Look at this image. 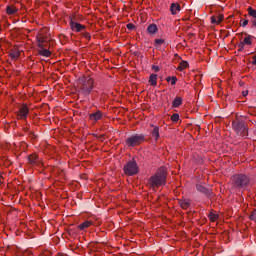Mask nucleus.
Returning a JSON list of instances; mask_svg holds the SVG:
<instances>
[{
  "label": "nucleus",
  "mask_w": 256,
  "mask_h": 256,
  "mask_svg": "<svg viewBox=\"0 0 256 256\" xmlns=\"http://www.w3.org/2000/svg\"><path fill=\"white\" fill-rule=\"evenodd\" d=\"M149 186L151 189H158L167 183V168L160 167L154 175L149 178Z\"/></svg>",
  "instance_id": "f257e3e1"
},
{
  "label": "nucleus",
  "mask_w": 256,
  "mask_h": 256,
  "mask_svg": "<svg viewBox=\"0 0 256 256\" xmlns=\"http://www.w3.org/2000/svg\"><path fill=\"white\" fill-rule=\"evenodd\" d=\"M251 180L245 174H236L232 177V186L238 191H245L249 187Z\"/></svg>",
  "instance_id": "f03ea898"
},
{
  "label": "nucleus",
  "mask_w": 256,
  "mask_h": 256,
  "mask_svg": "<svg viewBox=\"0 0 256 256\" xmlns=\"http://www.w3.org/2000/svg\"><path fill=\"white\" fill-rule=\"evenodd\" d=\"M38 55L41 57H51V51L47 48V37L41 33L36 36Z\"/></svg>",
  "instance_id": "7ed1b4c3"
},
{
  "label": "nucleus",
  "mask_w": 256,
  "mask_h": 256,
  "mask_svg": "<svg viewBox=\"0 0 256 256\" xmlns=\"http://www.w3.org/2000/svg\"><path fill=\"white\" fill-rule=\"evenodd\" d=\"M93 89H95V80L90 76L85 77L80 88V93L85 97H89Z\"/></svg>",
  "instance_id": "20e7f679"
},
{
  "label": "nucleus",
  "mask_w": 256,
  "mask_h": 256,
  "mask_svg": "<svg viewBox=\"0 0 256 256\" xmlns=\"http://www.w3.org/2000/svg\"><path fill=\"white\" fill-rule=\"evenodd\" d=\"M145 141V136L143 134H135L128 137L125 141L127 147H137Z\"/></svg>",
  "instance_id": "39448f33"
},
{
  "label": "nucleus",
  "mask_w": 256,
  "mask_h": 256,
  "mask_svg": "<svg viewBox=\"0 0 256 256\" xmlns=\"http://www.w3.org/2000/svg\"><path fill=\"white\" fill-rule=\"evenodd\" d=\"M124 173L125 175L129 176L137 175V173H139V167L137 166V162H135V160L128 162L124 166Z\"/></svg>",
  "instance_id": "423d86ee"
},
{
  "label": "nucleus",
  "mask_w": 256,
  "mask_h": 256,
  "mask_svg": "<svg viewBox=\"0 0 256 256\" xmlns=\"http://www.w3.org/2000/svg\"><path fill=\"white\" fill-rule=\"evenodd\" d=\"M232 125L237 135H240V137H247V126L244 122L235 121Z\"/></svg>",
  "instance_id": "0eeeda50"
},
{
  "label": "nucleus",
  "mask_w": 256,
  "mask_h": 256,
  "mask_svg": "<svg viewBox=\"0 0 256 256\" xmlns=\"http://www.w3.org/2000/svg\"><path fill=\"white\" fill-rule=\"evenodd\" d=\"M87 27L83 24H79L75 22L73 19L70 20V29L74 31V33H81V31H85Z\"/></svg>",
  "instance_id": "6e6552de"
},
{
  "label": "nucleus",
  "mask_w": 256,
  "mask_h": 256,
  "mask_svg": "<svg viewBox=\"0 0 256 256\" xmlns=\"http://www.w3.org/2000/svg\"><path fill=\"white\" fill-rule=\"evenodd\" d=\"M90 121H101L103 119V112L102 111H96L89 115Z\"/></svg>",
  "instance_id": "1a4fd4ad"
},
{
  "label": "nucleus",
  "mask_w": 256,
  "mask_h": 256,
  "mask_svg": "<svg viewBox=\"0 0 256 256\" xmlns=\"http://www.w3.org/2000/svg\"><path fill=\"white\" fill-rule=\"evenodd\" d=\"M27 115H29V108H27L26 105H23L19 110L18 116L20 117V119H25Z\"/></svg>",
  "instance_id": "9d476101"
},
{
  "label": "nucleus",
  "mask_w": 256,
  "mask_h": 256,
  "mask_svg": "<svg viewBox=\"0 0 256 256\" xmlns=\"http://www.w3.org/2000/svg\"><path fill=\"white\" fill-rule=\"evenodd\" d=\"M171 15H177L181 11V5L179 3H172L170 6Z\"/></svg>",
  "instance_id": "9b49d317"
},
{
  "label": "nucleus",
  "mask_w": 256,
  "mask_h": 256,
  "mask_svg": "<svg viewBox=\"0 0 256 256\" xmlns=\"http://www.w3.org/2000/svg\"><path fill=\"white\" fill-rule=\"evenodd\" d=\"M91 225H93V221H85L78 225V229H80V231H85V229H89Z\"/></svg>",
  "instance_id": "f8f14e48"
},
{
  "label": "nucleus",
  "mask_w": 256,
  "mask_h": 256,
  "mask_svg": "<svg viewBox=\"0 0 256 256\" xmlns=\"http://www.w3.org/2000/svg\"><path fill=\"white\" fill-rule=\"evenodd\" d=\"M223 21V14H218L217 16L211 17V23L219 25Z\"/></svg>",
  "instance_id": "ddd939ff"
},
{
  "label": "nucleus",
  "mask_w": 256,
  "mask_h": 256,
  "mask_svg": "<svg viewBox=\"0 0 256 256\" xmlns=\"http://www.w3.org/2000/svg\"><path fill=\"white\" fill-rule=\"evenodd\" d=\"M179 204L182 209H189L191 207V201L187 199L179 200Z\"/></svg>",
  "instance_id": "4468645a"
},
{
  "label": "nucleus",
  "mask_w": 256,
  "mask_h": 256,
  "mask_svg": "<svg viewBox=\"0 0 256 256\" xmlns=\"http://www.w3.org/2000/svg\"><path fill=\"white\" fill-rule=\"evenodd\" d=\"M181 105H183V99L181 97H176L172 102V107L174 108L181 107Z\"/></svg>",
  "instance_id": "2eb2a0df"
},
{
  "label": "nucleus",
  "mask_w": 256,
  "mask_h": 256,
  "mask_svg": "<svg viewBox=\"0 0 256 256\" xmlns=\"http://www.w3.org/2000/svg\"><path fill=\"white\" fill-rule=\"evenodd\" d=\"M158 31V28L155 24H150L147 28V32L150 34V35H155V33H157Z\"/></svg>",
  "instance_id": "dca6fc26"
},
{
  "label": "nucleus",
  "mask_w": 256,
  "mask_h": 256,
  "mask_svg": "<svg viewBox=\"0 0 256 256\" xmlns=\"http://www.w3.org/2000/svg\"><path fill=\"white\" fill-rule=\"evenodd\" d=\"M152 137L157 141L160 137L159 135V126H153V130L151 131Z\"/></svg>",
  "instance_id": "f3484780"
},
{
  "label": "nucleus",
  "mask_w": 256,
  "mask_h": 256,
  "mask_svg": "<svg viewBox=\"0 0 256 256\" xmlns=\"http://www.w3.org/2000/svg\"><path fill=\"white\" fill-rule=\"evenodd\" d=\"M149 83L152 87L157 86V74H151L149 78Z\"/></svg>",
  "instance_id": "a211bd4d"
},
{
  "label": "nucleus",
  "mask_w": 256,
  "mask_h": 256,
  "mask_svg": "<svg viewBox=\"0 0 256 256\" xmlns=\"http://www.w3.org/2000/svg\"><path fill=\"white\" fill-rule=\"evenodd\" d=\"M18 9L14 6H7L6 13L7 15H15L17 13Z\"/></svg>",
  "instance_id": "6ab92c4d"
},
{
  "label": "nucleus",
  "mask_w": 256,
  "mask_h": 256,
  "mask_svg": "<svg viewBox=\"0 0 256 256\" xmlns=\"http://www.w3.org/2000/svg\"><path fill=\"white\" fill-rule=\"evenodd\" d=\"M187 67H189V62L188 61H182V62H180L177 69H178V71H185V69H187Z\"/></svg>",
  "instance_id": "aec40b11"
},
{
  "label": "nucleus",
  "mask_w": 256,
  "mask_h": 256,
  "mask_svg": "<svg viewBox=\"0 0 256 256\" xmlns=\"http://www.w3.org/2000/svg\"><path fill=\"white\" fill-rule=\"evenodd\" d=\"M242 42L244 45H253V36L247 35Z\"/></svg>",
  "instance_id": "412c9836"
},
{
  "label": "nucleus",
  "mask_w": 256,
  "mask_h": 256,
  "mask_svg": "<svg viewBox=\"0 0 256 256\" xmlns=\"http://www.w3.org/2000/svg\"><path fill=\"white\" fill-rule=\"evenodd\" d=\"M10 57L14 60H17L18 57H21V51L19 50H12L10 52Z\"/></svg>",
  "instance_id": "4be33fe9"
},
{
  "label": "nucleus",
  "mask_w": 256,
  "mask_h": 256,
  "mask_svg": "<svg viewBox=\"0 0 256 256\" xmlns=\"http://www.w3.org/2000/svg\"><path fill=\"white\" fill-rule=\"evenodd\" d=\"M196 189L200 191V193H207V188L203 184H197Z\"/></svg>",
  "instance_id": "5701e85b"
},
{
  "label": "nucleus",
  "mask_w": 256,
  "mask_h": 256,
  "mask_svg": "<svg viewBox=\"0 0 256 256\" xmlns=\"http://www.w3.org/2000/svg\"><path fill=\"white\" fill-rule=\"evenodd\" d=\"M165 43V40L164 39H155L154 40V45H155V47L157 48V49H159V47L161 46V45H163Z\"/></svg>",
  "instance_id": "b1692460"
},
{
  "label": "nucleus",
  "mask_w": 256,
  "mask_h": 256,
  "mask_svg": "<svg viewBox=\"0 0 256 256\" xmlns=\"http://www.w3.org/2000/svg\"><path fill=\"white\" fill-rule=\"evenodd\" d=\"M247 11H248V15H250V17H253V19H256V10L255 9H253L252 7H248Z\"/></svg>",
  "instance_id": "393cba45"
},
{
  "label": "nucleus",
  "mask_w": 256,
  "mask_h": 256,
  "mask_svg": "<svg viewBox=\"0 0 256 256\" xmlns=\"http://www.w3.org/2000/svg\"><path fill=\"white\" fill-rule=\"evenodd\" d=\"M166 81H168V83L170 82L171 85H177V78L175 76L173 77H167Z\"/></svg>",
  "instance_id": "a878e982"
},
{
  "label": "nucleus",
  "mask_w": 256,
  "mask_h": 256,
  "mask_svg": "<svg viewBox=\"0 0 256 256\" xmlns=\"http://www.w3.org/2000/svg\"><path fill=\"white\" fill-rule=\"evenodd\" d=\"M210 221H212L214 223V221H216L217 219H219V215L211 212L209 215H208Z\"/></svg>",
  "instance_id": "bb28decb"
},
{
  "label": "nucleus",
  "mask_w": 256,
  "mask_h": 256,
  "mask_svg": "<svg viewBox=\"0 0 256 256\" xmlns=\"http://www.w3.org/2000/svg\"><path fill=\"white\" fill-rule=\"evenodd\" d=\"M30 163H35L37 161V155L32 154L29 156Z\"/></svg>",
  "instance_id": "cd10ccee"
},
{
  "label": "nucleus",
  "mask_w": 256,
  "mask_h": 256,
  "mask_svg": "<svg viewBox=\"0 0 256 256\" xmlns=\"http://www.w3.org/2000/svg\"><path fill=\"white\" fill-rule=\"evenodd\" d=\"M171 121H173V122L179 121V114H177V113L172 114Z\"/></svg>",
  "instance_id": "c85d7f7f"
},
{
  "label": "nucleus",
  "mask_w": 256,
  "mask_h": 256,
  "mask_svg": "<svg viewBox=\"0 0 256 256\" xmlns=\"http://www.w3.org/2000/svg\"><path fill=\"white\" fill-rule=\"evenodd\" d=\"M238 51H243L245 49V43L243 41H241L239 44H238Z\"/></svg>",
  "instance_id": "c756f323"
},
{
  "label": "nucleus",
  "mask_w": 256,
  "mask_h": 256,
  "mask_svg": "<svg viewBox=\"0 0 256 256\" xmlns=\"http://www.w3.org/2000/svg\"><path fill=\"white\" fill-rule=\"evenodd\" d=\"M240 25L241 27H247V25H249V20H241Z\"/></svg>",
  "instance_id": "7c9ffc66"
},
{
  "label": "nucleus",
  "mask_w": 256,
  "mask_h": 256,
  "mask_svg": "<svg viewBox=\"0 0 256 256\" xmlns=\"http://www.w3.org/2000/svg\"><path fill=\"white\" fill-rule=\"evenodd\" d=\"M250 219L251 221H256V210L252 212V214L250 215Z\"/></svg>",
  "instance_id": "2f4dec72"
},
{
  "label": "nucleus",
  "mask_w": 256,
  "mask_h": 256,
  "mask_svg": "<svg viewBox=\"0 0 256 256\" xmlns=\"http://www.w3.org/2000/svg\"><path fill=\"white\" fill-rule=\"evenodd\" d=\"M82 36L84 37V39H87L89 41V39H91V35L87 32L82 33Z\"/></svg>",
  "instance_id": "473e14b6"
},
{
  "label": "nucleus",
  "mask_w": 256,
  "mask_h": 256,
  "mask_svg": "<svg viewBox=\"0 0 256 256\" xmlns=\"http://www.w3.org/2000/svg\"><path fill=\"white\" fill-rule=\"evenodd\" d=\"M152 70L155 72V73H159V66H155V65H153L152 66Z\"/></svg>",
  "instance_id": "72a5a7b5"
},
{
  "label": "nucleus",
  "mask_w": 256,
  "mask_h": 256,
  "mask_svg": "<svg viewBox=\"0 0 256 256\" xmlns=\"http://www.w3.org/2000/svg\"><path fill=\"white\" fill-rule=\"evenodd\" d=\"M252 27H256V18L251 19Z\"/></svg>",
  "instance_id": "f704fd0d"
},
{
  "label": "nucleus",
  "mask_w": 256,
  "mask_h": 256,
  "mask_svg": "<svg viewBox=\"0 0 256 256\" xmlns=\"http://www.w3.org/2000/svg\"><path fill=\"white\" fill-rule=\"evenodd\" d=\"M135 25H133L132 23L127 24V29H134Z\"/></svg>",
  "instance_id": "c9c22d12"
},
{
  "label": "nucleus",
  "mask_w": 256,
  "mask_h": 256,
  "mask_svg": "<svg viewBox=\"0 0 256 256\" xmlns=\"http://www.w3.org/2000/svg\"><path fill=\"white\" fill-rule=\"evenodd\" d=\"M248 94H249V92H247V91L242 92L243 97H247Z\"/></svg>",
  "instance_id": "e433bc0d"
},
{
  "label": "nucleus",
  "mask_w": 256,
  "mask_h": 256,
  "mask_svg": "<svg viewBox=\"0 0 256 256\" xmlns=\"http://www.w3.org/2000/svg\"><path fill=\"white\" fill-rule=\"evenodd\" d=\"M252 65H256V56L253 57Z\"/></svg>",
  "instance_id": "4c0bfd02"
}]
</instances>
